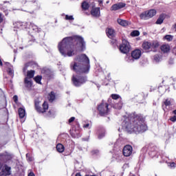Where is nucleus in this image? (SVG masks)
<instances>
[{"label":"nucleus","mask_w":176,"mask_h":176,"mask_svg":"<svg viewBox=\"0 0 176 176\" xmlns=\"http://www.w3.org/2000/svg\"><path fill=\"white\" fill-rule=\"evenodd\" d=\"M86 43L83 38L79 36L74 37L64 38L58 45V50L63 57H72L75 52H82L85 50Z\"/></svg>","instance_id":"nucleus-1"},{"label":"nucleus","mask_w":176,"mask_h":176,"mask_svg":"<svg viewBox=\"0 0 176 176\" xmlns=\"http://www.w3.org/2000/svg\"><path fill=\"white\" fill-rule=\"evenodd\" d=\"M124 123L125 129L128 133H144L148 129L144 123V117L135 113L129 114Z\"/></svg>","instance_id":"nucleus-2"},{"label":"nucleus","mask_w":176,"mask_h":176,"mask_svg":"<svg viewBox=\"0 0 176 176\" xmlns=\"http://www.w3.org/2000/svg\"><path fill=\"white\" fill-rule=\"evenodd\" d=\"M71 67L76 74H89L90 60L86 54H81L75 59L74 64H71Z\"/></svg>","instance_id":"nucleus-3"},{"label":"nucleus","mask_w":176,"mask_h":176,"mask_svg":"<svg viewBox=\"0 0 176 176\" xmlns=\"http://www.w3.org/2000/svg\"><path fill=\"white\" fill-rule=\"evenodd\" d=\"M87 82V78L86 76L82 77L79 76H73L72 77V82L76 87L81 86L83 83H86Z\"/></svg>","instance_id":"nucleus-4"},{"label":"nucleus","mask_w":176,"mask_h":176,"mask_svg":"<svg viewBox=\"0 0 176 176\" xmlns=\"http://www.w3.org/2000/svg\"><path fill=\"white\" fill-rule=\"evenodd\" d=\"M156 13V10L151 9L148 11H146L140 14V17L142 19V20H148V19H152L153 16H155Z\"/></svg>","instance_id":"nucleus-5"},{"label":"nucleus","mask_w":176,"mask_h":176,"mask_svg":"<svg viewBox=\"0 0 176 176\" xmlns=\"http://www.w3.org/2000/svg\"><path fill=\"white\" fill-rule=\"evenodd\" d=\"M98 110L101 116H105V115H108L109 113V109L108 108L107 103H101L98 107Z\"/></svg>","instance_id":"nucleus-6"},{"label":"nucleus","mask_w":176,"mask_h":176,"mask_svg":"<svg viewBox=\"0 0 176 176\" xmlns=\"http://www.w3.org/2000/svg\"><path fill=\"white\" fill-rule=\"evenodd\" d=\"M120 50L124 54L130 52V43L126 39L122 40V43L120 45Z\"/></svg>","instance_id":"nucleus-7"},{"label":"nucleus","mask_w":176,"mask_h":176,"mask_svg":"<svg viewBox=\"0 0 176 176\" xmlns=\"http://www.w3.org/2000/svg\"><path fill=\"white\" fill-rule=\"evenodd\" d=\"M35 108L38 113H44V112H46V111L49 109V104H47V102H44L42 109V107H39V103L35 102Z\"/></svg>","instance_id":"nucleus-8"},{"label":"nucleus","mask_w":176,"mask_h":176,"mask_svg":"<svg viewBox=\"0 0 176 176\" xmlns=\"http://www.w3.org/2000/svg\"><path fill=\"white\" fill-rule=\"evenodd\" d=\"M133 153V147L131 145H126L123 148V155L129 157Z\"/></svg>","instance_id":"nucleus-9"},{"label":"nucleus","mask_w":176,"mask_h":176,"mask_svg":"<svg viewBox=\"0 0 176 176\" xmlns=\"http://www.w3.org/2000/svg\"><path fill=\"white\" fill-rule=\"evenodd\" d=\"M27 28L30 30L31 32H39L41 31V28L32 23H28Z\"/></svg>","instance_id":"nucleus-10"},{"label":"nucleus","mask_w":176,"mask_h":176,"mask_svg":"<svg viewBox=\"0 0 176 176\" xmlns=\"http://www.w3.org/2000/svg\"><path fill=\"white\" fill-rule=\"evenodd\" d=\"M11 168L9 167L7 165H5L4 167L2 168L1 172L0 173V175L1 176H8V175H10L11 174Z\"/></svg>","instance_id":"nucleus-11"},{"label":"nucleus","mask_w":176,"mask_h":176,"mask_svg":"<svg viewBox=\"0 0 176 176\" xmlns=\"http://www.w3.org/2000/svg\"><path fill=\"white\" fill-rule=\"evenodd\" d=\"M124 6H126V3H116L114 5H113L111 7V10L113 11V10H119V9H122V8H124Z\"/></svg>","instance_id":"nucleus-12"},{"label":"nucleus","mask_w":176,"mask_h":176,"mask_svg":"<svg viewBox=\"0 0 176 176\" xmlns=\"http://www.w3.org/2000/svg\"><path fill=\"white\" fill-rule=\"evenodd\" d=\"M15 28H19L20 30H24V28H27L28 25V23L27 22H16L14 24Z\"/></svg>","instance_id":"nucleus-13"},{"label":"nucleus","mask_w":176,"mask_h":176,"mask_svg":"<svg viewBox=\"0 0 176 176\" xmlns=\"http://www.w3.org/2000/svg\"><path fill=\"white\" fill-rule=\"evenodd\" d=\"M131 57L132 58H134L135 60H138L140 57H141V50H135L131 53Z\"/></svg>","instance_id":"nucleus-14"},{"label":"nucleus","mask_w":176,"mask_h":176,"mask_svg":"<svg viewBox=\"0 0 176 176\" xmlns=\"http://www.w3.org/2000/svg\"><path fill=\"white\" fill-rule=\"evenodd\" d=\"M106 34L110 39L115 38V30L111 28H109L106 30Z\"/></svg>","instance_id":"nucleus-15"},{"label":"nucleus","mask_w":176,"mask_h":176,"mask_svg":"<svg viewBox=\"0 0 176 176\" xmlns=\"http://www.w3.org/2000/svg\"><path fill=\"white\" fill-rule=\"evenodd\" d=\"M142 46L144 50H146V52H148V50H149L150 49H152V43L149 41H144L142 43Z\"/></svg>","instance_id":"nucleus-16"},{"label":"nucleus","mask_w":176,"mask_h":176,"mask_svg":"<svg viewBox=\"0 0 176 176\" xmlns=\"http://www.w3.org/2000/svg\"><path fill=\"white\" fill-rule=\"evenodd\" d=\"M91 14L94 17H100V8H93L91 11Z\"/></svg>","instance_id":"nucleus-17"},{"label":"nucleus","mask_w":176,"mask_h":176,"mask_svg":"<svg viewBox=\"0 0 176 176\" xmlns=\"http://www.w3.org/2000/svg\"><path fill=\"white\" fill-rule=\"evenodd\" d=\"M25 85L26 87L30 89V87H32V80H31V78H25Z\"/></svg>","instance_id":"nucleus-18"},{"label":"nucleus","mask_w":176,"mask_h":176,"mask_svg":"<svg viewBox=\"0 0 176 176\" xmlns=\"http://www.w3.org/2000/svg\"><path fill=\"white\" fill-rule=\"evenodd\" d=\"M18 112H19V118H21V119H23V118L25 116V109L21 107L19 109Z\"/></svg>","instance_id":"nucleus-19"},{"label":"nucleus","mask_w":176,"mask_h":176,"mask_svg":"<svg viewBox=\"0 0 176 176\" xmlns=\"http://www.w3.org/2000/svg\"><path fill=\"white\" fill-rule=\"evenodd\" d=\"M117 21L118 24H120V25H122V27H126V25H129V24H130L129 21L123 19H118Z\"/></svg>","instance_id":"nucleus-20"},{"label":"nucleus","mask_w":176,"mask_h":176,"mask_svg":"<svg viewBox=\"0 0 176 176\" xmlns=\"http://www.w3.org/2000/svg\"><path fill=\"white\" fill-rule=\"evenodd\" d=\"M165 19H166V16H164V14H160L156 21V24H162Z\"/></svg>","instance_id":"nucleus-21"},{"label":"nucleus","mask_w":176,"mask_h":176,"mask_svg":"<svg viewBox=\"0 0 176 176\" xmlns=\"http://www.w3.org/2000/svg\"><path fill=\"white\" fill-rule=\"evenodd\" d=\"M56 150L59 152V153H63L65 151V147L62 144H58L56 145Z\"/></svg>","instance_id":"nucleus-22"},{"label":"nucleus","mask_w":176,"mask_h":176,"mask_svg":"<svg viewBox=\"0 0 176 176\" xmlns=\"http://www.w3.org/2000/svg\"><path fill=\"white\" fill-rule=\"evenodd\" d=\"M162 52H164V53H168V52H170V45H164L161 47Z\"/></svg>","instance_id":"nucleus-23"},{"label":"nucleus","mask_w":176,"mask_h":176,"mask_svg":"<svg viewBox=\"0 0 176 176\" xmlns=\"http://www.w3.org/2000/svg\"><path fill=\"white\" fill-rule=\"evenodd\" d=\"M34 75H35V72L34 70L28 71L26 78L32 79V78H34Z\"/></svg>","instance_id":"nucleus-24"},{"label":"nucleus","mask_w":176,"mask_h":176,"mask_svg":"<svg viewBox=\"0 0 176 176\" xmlns=\"http://www.w3.org/2000/svg\"><path fill=\"white\" fill-rule=\"evenodd\" d=\"M49 100L50 101L52 102L56 100V94H54V92L52 91L49 95Z\"/></svg>","instance_id":"nucleus-25"},{"label":"nucleus","mask_w":176,"mask_h":176,"mask_svg":"<svg viewBox=\"0 0 176 176\" xmlns=\"http://www.w3.org/2000/svg\"><path fill=\"white\" fill-rule=\"evenodd\" d=\"M159 42L157 41H153L151 42V49H156L157 47H159Z\"/></svg>","instance_id":"nucleus-26"},{"label":"nucleus","mask_w":176,"mask_h":176,"mask_svg":"<svg viewBox=\"0 0 176 176\" xmlns=\"http://www.w3.org/2000/svg\"><path fill=\"white\" fill-rule=\"evenodd\" d=\"M34 80H35V82H36V83H38V85H41V81L42 80V76H36V77L34 78Z\"/></svg>","instance_id":"nucleus-27"},{"label":"nucleus","mask_w":176,"mask_h":176,"mask_svg":"<svg viewBox=\"0 0 176 176\" xmlns=\"http://www.w3.org/2000/svg\"><path fill=\"white\" fill-rule=\"evenodd\" d=\"M89 3H87V2H85L84 1L82 3V8L84 10H87V9H89Z\"/></svg>","instance_id":"nucleus-28"},{"label":"nucleus","mask_w":176,"mask_h":176,"mask_svg":"<svg viewBox=\"0 0 176 176\" xmlns=\"http://www.w3.org/2000/svg\"><path fill=\"white\" fill-rule=\"evenodd\" d=\"M164 39L167 40L168 42H171L174 39V36L171 35H166Z\"/></svg>","instance_id":"nucleus-29"},{"label":"nucleus","mask_w":176,"mask_h":176,"mask_svg":"<svg viewBox=\"0 0 176 176\" xmlns=\"http://www.w3.org/2000/svg\"><path fill=\"white\" fill-rule=\"evenodd\" d=\"M122 102H120L116 104H114V108L116 109H122Z\"/></svg>","instance_id":"nucleus-30"},{"label":"nucleus","mask_w":176,"mask_h":176,"mask_svg":"<svg viewBox=\"0 0 176 176\" xmlns=\"http://www.w3.org/2000/svg\"><path fill=\"white\" fill-rule=\"evenodd\" d=\"M65 20H68L69 21H73L74 20V16L72 15H65Z\"/></svg>","instance_id":"nucleus-31"},{"label":"nucleus","mask_w":176,"mask_h":176,"mask_svg":"<svg viewBox=\"0 0 176 176\" xmlns=\"http://www.w3.org/2000/svg\"><path fill=\"white\" fill-rule=\"evenodd\" d=\"M140 35V31L138 30H134L131 33V36H139Z\"/></svg>","instance_id":"nucleus-32"},{"label":"nucleus","mask_w":176,"mask_h":176,"mask_svg":"<svg viewBox=\"0 0 176 176\" xmlns=\"http://www.w3.org/2000/svg\"><path fill=\"white\" fill-rule=\"evenodd\" d=\"M164 104L166 107H170V105H171V100L166 99Z\"/></svg>","instance_id":"nucleus-33"},{"label":"nucleus","mask_w":176,"mask_h":176,"mask_svg":"<svg viewBox=\"0 0 176 176\" xmlns=\"http://www.w3.org/2000/svg\"><path fill=\"white\" fill-rule=\"evenodd\" d=\"M111 98L113 100H118V98H120V96L118 94H111Z\"/></svg>","instance_id":"nucleus-34"},{"label":"nucleus","mask_w":176,"mask_h":176,"mask_svg":"<svg viewBox=\"0 0 176 176\" xmlns=\"http://www.w3.org/2000/svg\"><path fill=\"white\" fill-rule=\"evenodd\" d=\"M105 136V131H102V133H99L98 138L99 140H101V138H103V137Z\"/></svg>","instance_id":"nucleus-35"},{"label":"nucleus","mask_w":176,"mask_h":176,"mask_svg":"<svg viewBox=\"0 0 176 176\" xmlns=\"http://www.w3.org/2000/svg\"><path fill=\"white\" fill-rule=\"evenodd\" d=\"M154 60L156 63H159V61H160V56H159V55H155L154 56Z\"/></svg>","instance_id":"nucleus-36"},{"label":"nucleus","mask_w":176,"mask_h":176,"mask_svg":"<svg viewBox=\"0 0 176 176\" xmlns=\"http://www.w3.org/2000/svg\"><path fill=\"white\" fill-rule=\"evenodd\" d=\"M8 75H10V76L13 77V69H8Z\"/></svg>","instance_id":"nucleus-37"},{"label":"nucleus","mask_w":176,"mask_h":176,"mask_svg":"<svg viewBox=\"0 0 176 176\" xmlns=\"http://www.w3.org/2000/svg\"><path fill=\"white\" fill-rule=\"evenodd\" d=\"M4 19H5V16L2 14L0 13V24H1V23H3Z\"/></svg>","instance_id":"nucleus-38"},{"label":"nucleus","mask_w":176,"mask_h":176,"mask_svg":"<svg viewBox=\"0 0 176 176\" xmlns=\"http://www.w3.org/2000/svg\"><path fill=\"white\" fill-rule=\"evenodd\" d=\"M83 128L84 129H91V125H90V124H85L83 125Z\"/></svg>","instance_id":"nucleus-39"},{"label":"nucleus","mask_w":176,"mask_h":176,"mask_svg":"<svg viewBox=\"0 0 176 176\" xmlns=\"http://www.w3.org/2000/svg\"><path fill=\"white\" fill-rule=\"evenodd\" d=\"M26 157H27V159H28V160H29V162H32V160H33V158H32V157H30V154H26Z\"/></svg>","instance_id":"nucleus-40"},{"label":"nucleus","mask_w":176,"mask_h":176,"mask_svg":"<svg viewBox=\"0 0 176 176\" xmlns=\"http://www.w3.org/2000/svg\"><path fill=\"white\" fill-rule=\"evenodd\" d=\"M170 122H176V116H173L170 118Z\"/></svg>","instance_id":"nucleus-41"},{"label":"nucleus","mask_w":176,"mask_h":176,"mask_svg":"<svg viewBox=\"0 0 176 176\" xmlns=\"http://www.w3.org/2000/svg\"><path fill=\"white\" fill-rule=\"evenodd\" d=\"M13 100H14V102H17V101H19V97L15 95L13 96Z\"/></svg>","instance_id":"nucleus-42"},{"label":"nucleus","mask_w":176,"mask_h":176,"mask_svg":"<svg viewBox=\"0 0 176 176\" xmlns=\"http://www.w3.org/2000/svg\"><path fill=\"white\" fill-rule=\"evenodd\" d=\"M75 120V117H72L70 119H69V123H72Z\"/></svg>","instance_id":"nucleus-43"},{"label":"nucleus","mask_w":176,"mask_h":176,"mask_svg":"<svg viewBox=\"0 0 176 176\" xmlns=\"http://www.w3.org/2000/svg\"><path fill=\"white\" fill-rule=\"evenodd\" d=\"M170 167H175V163L174 162L170 163Z\"/></svg>","instance_id":"nucleus-44"},{"label":"nucleus","mask_w":176,"mask_h":176,"mask_svg":"<svg viewBox=\"0 0 176 176\" xmlns=\"http://www.w3.org/2000/svg\"><path fill=\"white\" fill-rule=\"evenodd\" d=\"M28 176H35V174H34V173L31 172L29 173Z\"/></svg>","instance_id":"nucleus-45"},{"label":"nucleus","mask_w":176,"mask_h":176,"mask_svg":"<svg viewBox=\"0 0 176 176\" xmlns=\"http://www.w3.org/2000/svg\"><path fill=\"white\" fill-rule=\"evenodd\" d=\"M92 153H98V150H96L92 151Z\"/></svg>","instance_id":"nucleus-46"},{"label":"nucleus","mask_w":176,"mask_h":176,"mask_svg":"<svg viewBox=\"0 0 176 176\" xmlns=\"http://www.w3.org/2000/svg\"><path fill=\"white\" fill-rule=\"evenodd\" d=\"M173 113H174V115H176V109L173 111Z\"/></svg>","instance_id":"nucleus-47"},{"label":"nucleus","mask_w":176,"mask_h":176,"mask_svg":"<svg viewBox=\"0 0 176 176\" xmlns=\"http://www.w3.org/2000/svg\"><path fill=\"white\" fill-rule=\"evenodd\" d=\"M0 65L2 66L3 65V63H2V61L0 60Z\"/></svg>","instance_id":"nucleus-48"},{"label":"nucleus","mask_w":176,"mask_h":176,"mask_svg":"<svg viewBox=\"0 0 176 176\" xmlns=\"http://www.w3.org/2000/svg\"><path fill=\"white\" fill-rule=\"evenodd\" d=\"M76 176H82L79 173L76 174Z\"/></svg>","instance_id":"nucleus-49"},{"label":"nucleus","mask_w":176,"mask_h":176,"mask_svg":"<svg viewBox=\"0 0 176 176\" xmlns=\"http://www.w3.org/2000/svg\"><path fill=\"white\" fill-rule=\"evenodd\" d=\"M2 168V164H0V170Z\"/></svg>","instance_id":"nucleus-50"},{"label":"nucleus","mask_w":176,"mask_h":176,"mask_svg":"<svg viewBox=\"0 0 176 176\" xmlns=\"http://www.w3.org/2000/svg\"><path fill=\"white\" fill-rule=\"evenodd\" d=\"M99 3H102V1H99Z\"/></svg>","instance_id":"nucleus-51"},{"label":"nucleus","mask_w":176,"mask_h":176,"mask_svg":"<svg viewBox=\"0 0 176 176\" xmlns=\"http://www.w3.org/2000/svg\"><path fill=\"white\" fill-rule=\"evenodd\" d=\"M0 9H2V5H0Z\"/></svg>","instance_id":"nucleus-52"}]
</instances>
